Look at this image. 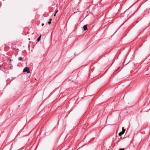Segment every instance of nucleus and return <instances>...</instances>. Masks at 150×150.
Instances as JSON below:
<instances>
[{
  "mask_svg": "<svg viewBox=\"0 0 150 150\" xmlns=\"http://www.w3.org/2000/svg\"><path fill=\"white\" fill-rule=\"evenodd\" d=\"M23 72H26L28 73H30L29 68L28 67H25L23 70Z\"/></svg>",
  "mask_w": 150,
  "mask_h": 150,
  "instance_id": "obj_1",
  "label": "nucleus"
},
{
  "mask_svg": "<svg viewBox=\"0 0 150 150\" xmlns=\"http://www.w3.org/2000/svg\"><path fill=\"white\" fill-rule=\"evenodd\" d=\"M125 129H124V128L123 127L122 128V131L121 132H120L119 133V134H119V135L120 136H121L125 132Z\"/></svg>",
  "mask_w": 150,
  "mask_h": 150,
  "instance_id": "obj_2",
  "label": "nucleus"
},
{
  "mask_svg": "<svg viewBox=\"0 0 150 150\" xmlns=\"http://www.w3.org/2000/svg\"><path fill=\"white\" fill-rule=\"evenodd\" d=\"M83 28L84 30L85 31L87 29V25H84L83 26Z\"/></svg>",
  "mask_w": 150,
  "mask_h": 150,
  "instance_id": "obj_3",
  "label": "nucleus"
},
{
  "mask_svg": "<svg viewBox=\"0 0 150 150\" xmlns=\"http://www.w3.org/2000/svg\"><path fill=\"white\" fill-rule=\"evenodd\" d=\"M41 36V35H40L37 39V41L38 42L40 40Z\"/></svg>",
  "mask_w": 150,
  "mask_h": 150,
  "instance_id": "obj_4",
  "label": "nucleus"
},
{
  "mask_svg": "<svg viewBox=\"0 0 150 150\" xmlns=\"http://www.w3.org/2000/svg\"><path fill=\"white\" fill-rule=\"evenodd\" d=\"M52 20V19H50V21H49L48 22V23L49 24H50L51 23V20Z\"/></svg>",
  "mask_w": 150,
  "mask_h": 150,
  "instance_id": "obj_5",
  "label": "nucleus"
},
{
  "mask_svg": "<svg viewBox=\"0 0 150 150\" xmlns=\"http://www.w3.org/2000/svg\"><path fill=\"white\" fill-rule=\"evenodd\" d=\"M23 58L21 57H20L18 58V60H21Z\"/></svg>",
  "mask_w": 150,
  "mask_h": 150,
  "instance_id": "obj_6",
  "label": "nucleus"
},
{
  "mask_svg": "<svg viewBox=\"0 0 150 150\" xmlns=\"http://www.w3.org/2000/svg\"><path fill=\"white\" fill-rule=\"evenodd\" d=\"M58 11V10H56L55 11V13L56 14L57 12Z\"/></svg>",
  "mask_w": 150,
  "mask_h": 150,
  "instance_id": "obj_7",
  "label": "nucleus"
},
{
  "mask_svg": "<svg viewBox=\"0 0 150 150\" xmlns=\"http://www.w3.org/2000/svg\"><path fill=\"white\" fill-rule=\"evenodd\" d=\"M124 150V149L123 148V149H119V150Z\"/></svg>",
  "mask_w": 150,
  "mask_h": 150,
  "instance_id": "obj_8",
  "label": "nucleus"
},
{
  "mask_svg": "<svg viewBox=\"0 0 150 150\" xmlns=\"http://www.w3.org/2000/svg\"><path fill=\"white\" fill-rule=\"evenodd\" d=\"M44 25V23H42V26H43Z\"/></svg>",
  "mask_w": 150,
  "mask_h": 150,
  "instance_id": "obj_9",
  "label": "nucleus"
},
{
  "mask_svg": "<svg viewBox=\"0 0 150 150\" xmlns=\"http://www.w3.org/2000/svg\"><path fill=\"white\" fill-rule=\"evenodd\" d=\"M56 16V13H55L54 15V16Z\"/></svg>",
  "mask_w": 150,
  "mask_h": 150,
  "instance_id": "obj_10",
  "label": "nucleus"
}]
</instances>
